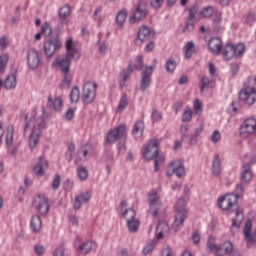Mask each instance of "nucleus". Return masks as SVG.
I'll list each match as a JSON object with an SVG mask.
<instances>
[{
  "instance_id": "36",
  "label": "nucleus",
  "mask_w": 256,
  "mask_h": 256,
  "mask_svg": "<svg viewBox=\"0 0 256 256\" xmlns=\"http://www.w3.org/2000/svg\"><path fill=\"white\" fill-rule=\"evenodd\" d=\"M43 222L41 221V216L34 215L31 218L30 227L32 229V233H39L41 231V227Z\"/></svg>"
},
{
  "instance_id": "16",
  "label": "nucleus",
  "mask_w": 256,
  "mask_h": 256,
  "mask_svg": "<svg viewBox=\"0 0 256 256\" xmlns=\"http://www.w3.org/2000/svg\"><path fill=\"white\" fill-rule=\"evenodd\" d=\"M74 247L82 255H89V253H93V251H97V242L86 241L84 243H81V238L77 237L74 241Z\"/></svg>"
},
{
  "instance_id": "49",
  "label": "nucleus",
  "mask_w": 256,
  "mask_h": 256,
  "mask_svg": "<svg viewBox=\"0 0 256 256\" xmlns=\"http://www.w3.org/2000/svg\"><path fill=\"white\" fill-rule=\"evenodd\" d=\"M125 21H127V13L125 11L118 12L116 15V23L118 27H123Z\"/></svg>"
},
{
  "instance_id": "34",
  "label": "nucleus",
  "mask_w": 256,
  "mask_h": 256,
  "mask_svg": "<svg viewBox=\"0 0 256 256\" xmlns=\"http://www.w3.org/2000/svg\"><path fill=\"white\" fill-rule=\"evenodd\" d=\"M221 171V157L219 154H215L212 160V173L215 177H219V175H221Z\"/></svg>"
},
{
  "instance_id": "13",
  "label": "nucleus",
  "mask_w": 256,
  "mask_h": 256,
  "mask_svg": "<svg viewBox=\"0 0 256 256\" xmlns=\"http://www.w3.org/2000/svg\"><path fill=\"white\" fill-rule=\"evenodd\" d=\"M161 141L157 138L151 139L146 146H144L143 157L146 161H151L157 157L159 153Z\"/></svg>"
},
{
  "instance_id": "4",
  "label": "nucleus",
  "mask_w": 256,
  "mask_h": 256,
  "mask_svg": "<svg viewBox=\"0 0 256 256\" xmlns=\"http://www.w3.org/2000/svg\"><path fill=\"white\" fill-rule=\"evenodd\" d=\"M127 125L120 124L116 128L110 129L105 136L104 143L106 145H114L117 141L127 140Z\"/></svg>"
},
{
  "instance_id": "1",
  "label": "nucleus",
  "mask_w": 256,
  "mask_h": 256,
  "mask_svg": "<svg viewBox=\"0 0 256 256\" xmlns=\"http://www.w3.org/2000/svg\"><path fill=\"white\" fill-rule=\"evenodd\" d=\"M66 57L55 60L57 67H59L61 73H67L71 71V59L76 57V61H79L81 58V53L77 49H75V44L73 43V39L70 38L66 41Z\"/></svg>"
},
{
  "instance_id": "54",
  "label": "nucleus",
  "mask_w": 256,
  "mask_h": 256,
  "mask_svg": "<svg viewBox=\"0 0 256 256\" xmlns=\"http://www.w3.org/2000/svg\"><path fill=\"white\" fill-rule=\"evenodd\" d=\"M156 241L152 240L150 243H148L144 249L142 250V253L144 255H149V253L153 252V249H155Z\"/></svg>"
},
{
  "instance_id": "26",
  "label": "nucleus",
  "mask_w": 256,
  "mask_h": 256,
  "mask_svg": "<svg viewBox=\"0 0 256 256\" xmlns=\"http://www.w3.org/2000/svg\"><path fill=\"white\" fill-rule=\"evenodd\" d=\"M89 201H91V194L89 192L80 193L75 197L73 207L74 209L79 210L81 209L82 203H89Z\"/></svg>"
},
{
  "instance_id": "46",
  "label": "nucleus",
  "mask_w": 256,
  "mask_h": 256,
  "mask_svg": "<svg viewBox=\"0 0 256 256\" xmlns=\"http://www.w3.org/2000/svg\"><path fill=\"white\" fill-rule=\"evenodd\" d=\"M77 176L80 181H87L89 179V170L85 166H80L77 169Z\"/></svg>"
},
{
  "instance_id": "44",
  "label": "nucleus",
  "mask_w": 256,
  "mask_h": 256,
  "mask_svg": "<svg viewBox=\"0 0 256 256\" xmlns=\"http://www.w3.org/2000/svg\"><path fill=\"white\" fill-rule=\"evenodd\" d=\"M165 69L167 73H175L177 69V62L173 58H168L165 62Z\"/></svg>"
},
{
  "instance_id": "17",
  "label": "nucleus",
  "mask_w": 256,
  "mask_h": 256,
  "mask_svg": "<svg viewBox=\"0 0 256 256\" xmlns=\"http://www.w3.org/2000/svg\"><path fill=\"white\" fill-rule=\"evenodd\" d=\"M197 11H199V6L193 5L188 10V16L185 20V26L182 29V33H192L195 31V19L197 17Z\"/></svg>"
},
{
  "instance_id": "21",
  "label": "nucleus",
  "mask_w": 256,
  "mask_h": 256,
  "mask_svg": "<svg viewBox=\"0 0 256 256\" xmlns=\"http://www.w3.org/2000/svg\"><path fill=\"white\" fill-rule=\"evenodd\" d=\"M27 63L30 69H37L41 63L39 52L35 48H29L27 51Z\"/></svg>"
},
{
  "instance_id": "52",
  "label": "nucleus",
  "mask_w": 256,
  "mask_h": 256,
  "mask_svg": "<svg viewBox=\"0 0 256 256\" xmlns=\"http://www.w3.org/2000/svg\"><path fill=\"white\" fill-rule=\"evenodd\" d=\"M172 173H174L179 179H181V177H185V166H183V164L178 165L173 168Z\"/></svg>"
},
{
  "instance_id": "39",
  "label": "nucleus",
  "mask_w": 256,
  "mask_h": 256,
  "mask_svg": "<svg viewBox=\"0 0 256 256\" xmlns=\"http://www.w3.org/2000/svg\"><path fill=\"white\" fill-rule=\"evenodd\" d=\"M63 80L61 83V89H68V87H71V81H73V75L71 74V71L63 72Z\"/></svg>"
},
{
  "instance_id": "50",
  "label": "nucleus",
  "mask_w": 256,
  "mask_h": 256,
  "mask_svg": "<svg viewBox=\"0 0 256 256\" xmlns=\"http://www.w3.org/2000/svg\"><path fill=\"white\" fill-rule=\"evenodd\" d=\"M191 119H193V110L186 108L182 114V122L191 123Z\"/></svg>"
},
{
  "instance_id": "61",
  "label": "nucleus",
  "mask_w": 256,
  "mask_h": 256,
  "mask_svg": "<svg viewBox=\"0 0 256 256\" xmlns=\"http://www.w3.org/2000/svg\"><path fill=\"white\" fill-rule=\"evenodd\" d=\"M155 50V39L147 41L146 47L144 48L145 53H151Z\"/></svg>"
},
{
  "instance_id": "53",
  "label": "nucleus",
  "mask_w": 256,
  "mask_h": 256,
  "mask_svg": "<svg viewBox=\"0 0 256 256\" xmlns=\"http://www.w3.org/2000/svg\"><path fill=\"white\" fill-rule=\"evenodd\" d=\"M153 159H154V171L157 172L159 171V165H161V163L165 161V156L160 155L158 153L157 156H155Z\"/></svg>"
},
{
  "instance_id": "37",
  "label": "nucleus",
  "mask_w": 256,
  "mask_h": 256,
  "mask_svg": "<svg viewBox=\"0 0 256 256\" xmlns=\"http://www.w3.org/2000/svg\"><path fill=\"white\" fill-rule=\"evenodd\" d=\"M222 55L224 61H231V59L234 58V50H233V43H227L223 50H222Z\"/></svg>"
},
{
  "instance_id": "10",
  "label": "nucleus",
  "mask_w": 256,
  "mask_h": 256,
  "mask_svg": "<svg viewBox=\"0 0 256 256\" xmlns=\"http://www.w3.org/2000/svg\"><path fill=\"white\" fill-rule=\"evenodd\" d=\"M97 83L88 81L83 85L82 103L84 105H91L97 97Z\"/></svg>"
},
{
  "instance_id": "19",
  "label": "nucleus",
  "mask_w": 256,
  "mask_h": 256,
  "mask_svg": "<svg viewBox=\"0 0 256 256\" xmlns=\"http://www.w3.org/2000/svg\"><path fill=\"white\" fill-rule=\"evenodd\" d=\"M256 131V120L255 118H247L240 125L239 135L240 137L247 138L253 135V132Z\"/></svg>"
},
{
  "instance_id": "28",
  "label": "nucleus",
  "mask_w": 256,
  "mask_h": 256,
  "mask_svg": "<svg viewBox=\"0 0 256 256\" xmlns=\"http://www.w3.org/2000/svg\"><path fill=\"white\" fill-rule=\"evenodd\" d=\"M71 16V6L68 4L62 6L58 11V17H59V23L61 25H67L69 21H67V18Z\"/></svg>"
},
{
  "instance_id": "22",
  "label": "nucleus",
  "mask_w": 256,
  "mask_h": 256,
  "mask_svg": "<svg viewBox=\"0 0 256 256\" xmlns=\"http://www.w3.org/2000/svg\"><path fill=\"white\" fill-rule=\"evenodd\" d=\"M181 142L187 143V145H196L197 139L194 134H189V126H180Z\"/></svg>"
},
{
  "instance_id": "62",
  "label": "nucleus",
  "mask_w": 256,
  "mask_h": 256,
  "mask_svg": "<svg viewBox=\"0 0 256 256\" xmlns=\"http://www.w3.org/2000/svg\"><path fill=\"white\" fill-rule=\"evenodd\" d=\"M65 250V244L62 243L56 248L53 256H65Z\"/></svg>"
},
{
  "instance_id": "29",
  "label": "nucleus",
  "mask_w": 256,
  "mask_h": 256,
  "mask_svg": "<svg viewBox=\"0 0 256 256\" xmlns=\"http://www.w3.org/2000/svg\"><path fill=\"white\" fill-rule=\"evenodd\" d=\"M208 47L214 55H221L223 49V42L219 38H212L208 43Z\"/></svg>"
},
{
  "instance_id": "35",
  "label": "nucleus",
  "mask_w": 256,
  "mask_h": 256,
  "mask_svg": "<svg viewBox=\"0 0 256 256\" xmlns=\"http://www.w3.org/2000/svg\"><path fill=\"white\" fill-rule=\"evenodd\" d=\"M15 135V126L12 124H9L6 129V137H5V143L7 149L10 147H13V137Z\"/></svg>"
},
{
  "instance_id": "20",
  "label": "nucleus",
  "mask_w": 256,
  "mask_h": 256,
  "mask_svg": "<svg viewBox=\"0 0 256 256\" xmlns=\"http://www.w3.org/2000/svg\"><path fill=\"white\" fill-rule=\"evenodd\" d=\"M153 66H145V68L141 72V80H140V91L145 93L149 87H151L152 75H153Z\"/></svg>"
},
{
  "instance_id": "15",
  "label": "nucleus",
  "mask_w": 256,
  "mask_h": 256,
  "mask_svg": "<svg viewBox=\"0 0 256 256\" xmlns=\"http://www.w3.org/2000/svg\"><path fill=\"white\" fill-rule=\"evenodd\" d=\"M127 227L131 233H137L139 231V225H141V222H139L138 219H135L137 217V212H135V209L130 208L126 209L122 214L121 217H127Z\"/></svg>"
},
{
  "instance_id": "14",
  "label": "nucleus",
  "mask_w": 256,
  "mask_h": 256,
  "mask_svg": "<svg viewBox=\"0 0 256 256\" xmlns=\"http://www.w3.org/2000/svg\"><path fill=\"white\" fill-rule=\"evenodd\" d=\"M148 213L152 215V217H157L159 215V210L161 207H163V204L161 203V196H159V193L152 192L148 194Z\"/></svg>"
},
{
  "instance_id": "59",
  "label": "nucleus",
  "mask_w": 256,
  "mask_h": 256,
  "mask_svg": "<svg viewBox=\"0 0 256 256\" xmlns=\"http://www.w3.org/2000/svg\"><path fill=\"white\" fill-rule=\"evenodd\" d=\"M102 11L103 9L101 7H98L94 12L93 20L97 23H101V21H103V17L101 16Z\"/></svg>"
},
{
  "instance_id": "6",
  "label": "nucleus",
  "mask_w": 256,
  "mask_h": 256,
  "mask_svg": "<svg viewBox=\"0 0 256 256\" xmlns=\"http://www.w3.org/2000/svg\"><path fill=\"white\" fill-rule=\"evenodd\" d=\"M207 249L216 256H225L229 255V253H233V243L226 241L221 245H217L215 244V238L210 236L207 242Z\"/></svg>"
},
{
  "instance_id": "23",
  "label": "nucleus",
  "mask_w": 256,
  "mask_h": 256,
  "mask_svg": "<svg viewBox=\"0 0 256 256\" xmlns=\"http://www.w3.org/2000/svg\"><path fill=\"white\" fill-rule=\"evenodd\" d=\"M45 169H49V161H47L44 156H40L38 162L33 167V173H35L37 177H43V175H45Z\"/></svg>"
},
{
  "instance_id": "47",
  "label": "nucleus",
  "mask_w": 256,
  "mask_h": 256,
  "mask_svg": "<svg viewBox=\"0 0 256 256\" xmlns=\"http://www.w3.org/2000/svg\"><path fill=\"white\" fill-rule=\"evenodd\" d=\"M7 63H9V54L5 53L0 55V73H5Z\"/></svg>"
},
{
  "instance_id": "55",
  "label": "nucleus",
  "mask_w": 256,
  "mask_h": 256,
  "mask_svg": "<svg viewBox=\"0 0 256 256\" xmlns=\"http://www.w3.org/2000/svg\"><path fill=\"white\" fill-rule=\"evenodd\" d=\"M73 153H75V143L70 142L68 145V153H66V156H68V163L73 161Z\"/></svg>"
},
{
  "instance_id": "56",
  "label": "nucleus",
  "mask_w": 256,
  "mask_h": 256,
  "mask_svg": "<svg viewBox=\"0 0 256 256\" xmlns=\"http://www.w3.org/2000/svg\"><path fill=\"white\" fill-rule=\"evenodd\" d=\"M61 187V174H56L52 181V189L57 191Z\"/></svg>"
},
{
  "instance_id": "9",
  "label": "nucleus",
  "mask_w": 256,
  "mask_h": 256,
  "mask_svg": "<svg viewBox=\"0 0 256 256\" xmlns=\"http://www.w3.org/2000/svg\"><path fill=\"white\" fill-rule=\"evenodd\" d=\"M63 47V42L59 38V35L51 36L47 41L44 42V53L47 59H51L55 55L56 51L61 50Z\"/></svg>"
},
{
  "instance_id": "33",
  "label": "nucleus",
  "mask_w": 256,
  "mask_h": 256,
  "mask_svg": "<svg viewBox=\"0 0 256 256\" xmlns=\"http://www.w3.org/2000/svg\"><path fill=\"white\" fill-rule=\"evenodd\" d=\"M169 232V224L165 221H160L156 228V236L155 239L159 241L160 239H163L165 233Z\"/></svg>"
},
{
  "instance_id": "11",
  "label": "nucleus",
  "mask_w": 256,
  "mask_h": 256,
  "mask_svg": "<svg viewBox=\"0 0 256 256\" xmlns=\"http://www.w3.org/2000/svg\"><path fill=\"white\" fill-rule=\"evenodd\" d=\"M49 119H51V114H49V112L45 110V107H43L42 115L38 119L32 118L24 125V135H27V129H29V127H34V129H45L47 120Z\"/></svg>"
},
{
  "instance_id": "38",
  "label": "nucleus",
  "mask_w": 256,
  "mask_h": 256,
  "mask_svg": "<svg viewBox=\"0 0 256 256\" xmlns=\"http://www.w3.org/2000/svg\"><path fill=\"white\" fill-rule=\"evenodd\" d=\"M246 49L247 47L245 46V43L233 44L234 58L241 59V57L245 55Z\"/></svg>"
},
{
  "instance_id": "7",
  "label": "nucleus",
  "mask_w": 256,
  "mask_h": 256,
  "mask_svg": "<svg viewBox=\"0 0 256 256\" xmlns=\"http://www.w3.org/2000/svg\"><path fill=\"white\" fill-rule=\"evenodd\" d=\"M32 207L37 211L41 217H47L51 209V204L49 203V198L45 194H38L33 202Z\"/></svg>"
},
{
  "instance_id": "40",
  "label": "nucleus",
  "mask_w": 256,
  "mask_h": 256,
  "mask_svg": "<svg viewBox=\"0 0 256 256\" xmlns=\"http://www.w3.org/2000/svg\"><path fill=\"white\" fill-rule=\"evenodd\" d=\"M223 22V13L222 12H216L214 14L213 18V27L215 31H222L223 28H221V23Z\"/></svg>"
},
{
  "instance_id": "8",
  "label": "nucleus",
  "mask_w": 256,
  "mask_h": 256,
  "mask_svg": "<svg viewBox=\"0 0 256 256\" xmlns=\"http://www.w3.org/2000/svg\"><path fill=\"white\" fill-rule=\"evenodd\" d=\"M185 198L181 197L176 204V215L173 223V227L175 231H179L181 229V225L185 223V219H187V209H185Z\"/></svg>"
},
{
  "instance_id": "57",
  "label": "nucleus",
  "mask_w": 256,
  "mask_h": 256,
  "mask_svg": "<svg viewBox=\"0 0 256 256\" xmlns=\"http://www.w3.org/2000/svg\"><path fill=\"white\" fill-rule=\"evenodd\" d=\"M164 3L165 0H150V6L152 7V9H155L156 11H158V9H161Z\"/></svg>"
},
{
  "instance_id": "30",
  "label": "nucleus",
  "mask_w": 256,
  "mask_h": 256,
  "mask_svg": "<svg viewBox=\"0 0 256 256\" xmlns=\"http://www.w3.org/2000/svg\"><path fill=\"white\" fill-rule=\"evenodd\" d=\"M145 131V122L143 120H138L135 122L132 129V136L134 139H141L143 137V132Z\"/></svg>"
},
{
  "instance_id": "31",
  "label": "nucleus",
  "mask_w": 256,
  "mask_h": 256,
  "mask_svg": "<svg viewBox=\"0 0 256 256\" xmlns=\"http://www.w3.org/2000/svg\"><path fill=\"white\" fill-rule=\"evenodd\" d=\"M31 129V134L29 138V146L30 149H35L37 147V143H39V134L43 129H35L34 126H29L28 129Z\"/></svg>"
},
{
  "instance_id": "41",
  "label": "nucleus",
  "mask_w": 256,
  "mask_h": 256,
  "mask_svg": "<svg viewBox=\"0 0 256 256\" xmlns=\"http://www.w3.org/2000/svg\"><path fill=\"white\" fill-rule=\"evenodd\" d=\"M244 25H247V27H253L256 23V15L255 12H248L244 16Z\"/></svg>"
},
{
  "instance_id": "18",
  "label": "nucleus",
  "mask_w": 256,
  "mask_h": 256,
  "mask_svg": "<svg viewBox=\"0 0 256 256\" xmlns=\"http://www.w3.org/2000/svg\"><path fill=\"white\" fill-rule=\"evenodd\" d=\"M256 97V89L255 87H247L243 88L239 92V99L244 105H254L255 104V99Z\"/></svg>"
},
{
  "instance_id": "25",
  "label": "nucleus",
  "mask_w": 256,
  "mask_h": 256,
  "mask_svg": "<svg viewBox=\"0 0 256 256\" xmlns=\"http://www.w3.org/2000/svg\"><path fill=\"white\" fill-rule=\"evenodd\" d=\"M253 221L247 220L243 228L244 239L247 243H256V233H251Z\"/></svg>"
},
{
  "instance_id": "5",
  "label": "nucleus",
  "mask_w": 256,
  "mask_h": 256,
  "mask_svg": "<svg viewBox=\"0 0 256 256\" xmlns=\"http://www.w3.org/2000/svg\"><path fill=\"white\" fill-rule=\"evenodd\" d=\"M149 15V4L145 0H138L134 5L132 14L129 18L130 23H139V21H145Z\"/></svg>"
},
{
  "instance_id": "32",
  "label": "nucleus",
  "mask_w": 256,
  "mask_h": 256,
  "mask_svg": "<svg viewBox=\"0 0 256 256\" xmlns=\"http://www.w3.org/2000/svg\"><path fill=\"white\" fill-rule=\"evenodd\" d=\"M235 213V217L232 220V225H231V229L235 228V229H241V225L243 223V221H245V215L243 214V211L241 210V208L238 206L237 211H234Z\"/></svg>"
},
{
  "instance_id": "48",
  "label": "nucleus",
  "mask_w": 256,
  "mask_h": 256,
  "mask_svg": "<svg viewBox=\"0 0 256 256\" xmlns=\"http://www.w3.org/2000/svg\"><path fill=\"white\" fill-rule=\"evenodd\" d=\"M194 47H195V44L193 43V41H189L185 44L184 51H185L186 59H191V57H193V48Z\"/></svg>"
},
{
  "instance_id": "24",
  "label": "nucleus",
  "mask_w": 256,
  "mask_h": 256,
  "mask_svg": "<svg viewBox=\"0 0 256 256\" xmlns=\"http://www.w3.org/2000/svg\"><path fill=\"white\" fill-rule=\"evenodd\" d=\"M253 180V168H251L250 164H243L241 173H240V181L241 183H246L249 185Z\"/></svg>"
},
{
  "instance_id": "60",
  "label": "nucleus",
  "mask_w": 256,
  "mask_h": 256,
  "mask_svg": "<svg viewBox=\"0 0 256 256\" xmlns=\"http://www.w3.org/2000/svg\"><path fill=\"white\" fill-rule=\"evenodd\" d=\"M243 185H247V183H243L240 181V183H237L235 186V192L236 195H241L243 197V193H245V187Z\"/></svg>"
},
{
  "instance_id": "27",
  "label": "nucleus",
  "mask_w": 256,
  "mask_h": 256,
  "mask_svg": "<svg viewBox=\"0 0 256 256\" xmlns=\"http://www.w3.org/2000/svg\"><path fill=\"white\" fill-rule=\"evenodd\" d=\"M47 108L59 113L63 109V99L56 97L54 100L51 95L48 96Z\"/></svg>"
},
{
  "instance_id": "45",
  "label": "nucleus",
  "mask_w": 256,
  "mask_h": 256,
  "mask_svg": "<svg viewBox=\"0 0 256 256\" xmlns=\"http://www.w3.org/2000/svg\"><path fill=\"white\" fill-rule=\"evenodd\" d=\"M129 105V97H127V94H123L120 98L119 104L117 106V112L121 113L124 109H127V106Z\"/></svg>"
},
{
  "instance_id": "2",
  "label": "nucleus",
  "mask_w": 256,
  "mask_h": 256,
  "mask_svg": "<svg viewBox=\"0 0 256 256\" xmlns=\"http://www.w3.org/2000/svg\"><path fill=\"white\" fill-rule=\"evenodd\" d=\"M143 67H145L143 56L138 55L135 59L134 65L129 64L127 68L121 70L118 80L119 89H125V87H127V81H129V79H131V75H133V71H141L143 70Z\"/></svg>"
},
{
  "instance_id": "3",
  "label": "nucleus",
  "mask_w": 256,
  "mask_h": 256,
  "mask_svg": "<svg viewBox=\"0 0 256 256\" xmlns=\"http://www.w3.org/2000/svg\"><path fill=\"white\" fill-rule=\"evenodd\" d=\"M239 199H241V194L227 193L218 198L217 205L222 211L235 213L239 209Z\"/></svg>"
},
{
  "instance_id": "12",
  "label": "nucleus",
  "mask_w": 256,
  "mask_h": 256,
  "mask_svg": "<svg viewBox=\"0 0 256 256\" xmlns=\"http://www.w3.org/2000/svg\"><path fill=\"white\" fill-rule=\"evenodd\" d=\"M151 39H155V30L149 28V26L142 25L138 29L134 43L135 45H143V43H147Z\"/></svg>"
},
{
  "instance_id": "42",
  "label": "nucleus",
  "mask_w": 256,
  "mask_h": 256,
  "mask_svg": "<svg viewBox=\"0 0 256 256\" xmlns=\"http://www.w3.org/2000/svg\"><path fill=\"white\" fill-rule=\"evenodd\" d=\"M211 85V80L207 76H202L199 80L200 93H205Z\"/></svg>"
},
{
  "instance_id": "58",
  "label": "nucleus",
  "mask_w": 256,
  "mask_h": 256,
  "mask_svg": "<svg viewBox=\"0 0 256 256\" xmlns=\"http://www.w3.org/2000/svg\"><path fill=\"white\" fill-rule=\"evenodd\" d=\"M201 13H202V16H204L205 18H209V17H213V13L215 12L212 6H207L202 9Z\"/></svg>"
},
{
  "instance_id": "64",
  "label": "nucleus",
  "mask_w": 256,
  "mask_h": 256,
  "mask_svg": "<svg viewBox=\"0 0 256 256\" xmlns=\"http://www.w3.org/2000/svg\"><path fill=\"white\" fill-rule=\"evenodd\" d=\"M64 189L65 191H73V187H75V182H73V180L71 179H67L64 184Z\"/></svg>"
},
{
  "instance_id": "63",
  "label": "nucleus",
  "mask_w": 256,
  "mask_h": 256,
  "mask_svg": "<svg viewBox=\"0 0 256 256\" xmlns=\"http://www.w3.org/2000/svg\"><path fill=\"white\" fill-rule=\"evenodd\" d=\"M153 121H161L163 119V113H161L159 110H153L151 114Z\"/></svg>"
},
{
  "instance_id": "43",
  "label": "nucleus",
  "mask_w": 256,
  "mask_h": 256,
  "mask_svg": "<svg viewBox=\"0 0 256 256\" xmlns=\"http://www.w3.org/2000/svg\"><path fill=\"white\" fill-rule=\"evenodd\" d=\"M79 99H81V91L79 87L74 86L70 92V101L71 103H79Z\"/></svg>"
},
{
  "instance_id": "51",
  "label": "nucleus",
  "mask_w": 256,
  "mask_h": 256,
  "mask_svg": "<svg viewBox=\"0 0 256 256\" xmlns=\"http://www.w3.org/2000/svg\"><path fill=\"white\" fill-rule=\"evenodd\" d=\"M51 33H53L51 25H49L48 22L43 23L41 26V34L44 35V37H51Z\"/></svg>"
}]
</instances>
